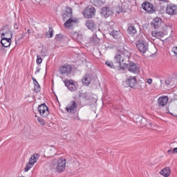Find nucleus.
Masks as SVG:
<instances>
[{
	"instance_id": "obj_39",
	"label": "nucleus",
	"mask_w": 177,
	"mask_h": 177,
	"mask_svg": "<svg viewBox=\"0 0 177 177\" xmlns=\"http://www.w3.org/2000/svg\"><path fill=\"white\" fill-rule=\"evenodd\" d=\"M158 1L160 3H168L169 2V0H155V1Z\"/></svg>"
},
{
	"instance_id": "obj_11",
	"label": "nucleus",
	"mask_w": 177,
	"mask_h": 177,
	"mask_svg": "<svg viewBox=\"0 0 177 177\" xmlns=\"http://www.w3.org/2000/svg\"><path fill=\"white\" fill-rule=\"evenodd\" d=\"M78 109V104L75 101H71V103L66 106V110L70 114H75Z\"/></svg>"
},
{
	"instance_id": "obj_40",
	"label": "nucleus",
	"mask_w": 177,
	"mask_h": 177,
	"mask_svg": "<svg viewBox=\"0 0 177 177\" xmlns=\"http://www.w3.org/2000/svg\"><path fill=\"white\" fill-rule=\"evenodd\" d=\"M19 26H20V24L19 22L14 23V28L15 30H19Z\"/></svg>"
},
{
	"instance_id": "obj_37",
	"label": "nucleus",
	"mask_w": 177,
	"mask_h": 177,
	"mask_svg": "<svg viewBox=\"0 0 177 177\" xmlns=\"http://www.w3.org/2000/svg\"><path fill=\"white\" fill-rule=\"evenodd\" d=\"M37 121H38V122H39V124H41V125H42V127H44V125H45V120L44 119H42L41 118H38Z\"/></svg>"
},
{
	"instance_id": "obj_3",
	"label": "nucleus",
	"mask_w": 177,
	"mask_h": 177,
	"mask_svg": "<svg viewBox=\"0 0 177 177\" xmlns=\"http://www.w3.org/2000/svg\"><path fill=\"white\" fill-rule=\"evenodd\" d=\"M123 66H124L125 68H128L129 71H130V73H133V74H139L140 71V67L139 66V64L135 62H124L123 63Z\"/></svg>"
},
{
	"instance_id": "obj_14",
	"label": "nucleus",
	"mask_w": 177,
	"mask_h": 177,
	"mask_svg": "<svg viewBox=\"0 0 177 177\" xmlns=\"http://www.w3.org/2000/svg\"><path fill=\"white\" fill-rule=\"evenodd\" d=\"M64 83L65 84V86L69 89L71 92H73V91H75L77 89V86H75V84H74V80H65L64 81Z\"/></svg>"
},
{
	"instance_id": "obj_48",
	"label": "nucleus",
	"mask_w": 177,
	"mask_h": 177,
	"mask_svg": "<svg viewBox=\"0 0 177 177\" xmlns=\"http://www.w3.org/2000/svg\"><path fill=\"white\" fill-rule=\"evenodd\" d=\"M35 117H37V115H36Z\"/></svg>"
},
{
	"instance_id": "obj_33",
	"label": "nucleus",
	"mask_w": 177,
	"mask_h": 177,
	"mask_svg": "<svg viewBox=\"0 0 177 177\" xmlns=\"http://www.w3.org/2000/svg\"><path fill=\"white\" fill-rule=\"evenodd\" d=\"M55 39V41H58L59 42H60V41H63V35L62 34L56 35Z\"/></svg>"
},
{
	"instance_id": "obj_19",
	"label": "nucleus",
	"mask_w": 177,
	"mask_h": 177,
	"mask_svg": "<svg viewBox=\"0 0 177 177\" xmlns=\"http://www.w3.org/2000/svg\"><path fill=\"white\" fill-rule=\"evenodd\" d=\"M73 17V8L67 7L66 11L63 13L64 20H67V19H71Z\"/></svg>"
},
{
	"instance_id": "obj_46",
	"label": "nucleus",
	"mask_w": 177,
	"mask_h": 177,
	"mask_svg": "<svg viewBox=\"0 0 177 177\" xmlns=\"http://www.w3.org/2000/svg\"><path fill=\"white\" fill-rule=\"evenodd\" d=\"M6 47H4V46H1V50H3V52L5 53L6 51H5V48H6Z\"/></svg>"
},
{
	"instance_id": "obj_6",
	"label": "nucleus",
	"mask_w": 177,
	"mask_h": 177,
	"mask_svg": "<svg viewBox=\"0 0 177 177\" xmlns=\"http://www.w3.org/2000/svg\"><path fill=\"white\" fill-rule=\"evenodd\" d=\"M59 71L61 75H66V77H68L73 71V66L70 64H64L59 67Z\"/></svg>"
},
{
	"instance_id": "obj_29",
	"label": "nucleus",
	"mask_w": 177,
	"mask_h": 177,
	"mask_svg": "<svg viewBox=\"0 0 177 177\" xmlns=\"http://www.w3.org/2000/svg\"><path fill=\"white\" fill-rule=\"evenodd\" d=\"M106 66L109 67V68L115 69V66H114V62L111 61H106L105 62Z\"/></svg>"
},
{
	"instance_id": "obj_17",
	"label": "nucleus",
	"mask_w": 177,
	"mask_h": 177,
	"mask_svg": "<svg viewBox=\"0 0 177 177\" xmlns=\"http://www.w3.org/2000/svg\"><path fill=\"white\" fill-rule=\"evenodd\" d=\"M126 84L130 88H135L136 86L137 80L136 77H130L126 80Z\"/></svg>"
},
{
	"instance_id": "obj_1",
	"label": "nucleus",
	"mask_w": 177,
	"mask_h": 177,
	"mask_svg": "<svg viewBox=\"0 0 177 177\" xmlns=\"http://www.w3.org/2000/svg\"><path fill=\"white\" fill-rule=\"evenodd\" d=\"M1 32V44L4 48H9L12 44V37H13V32L9 29V26H4L0 30Z\"/></svg>"
},
{
	"instance_id": "obj_30",
	"label": "nucleus",
	"mask_w": 177,
	"mask_h": 177,
	"mask_svg": "<svg viewBox=\"0 0 177 177\" xmlns=\"http://www.w3.org/2000/svg\"><path fill=\"white\" fill-rule=\"evenodd\" d=\"M47 38H52L53 37V28H52L50 26L49 27L48 32L46 34Z\"/></svg>"
},
{
	"instance_id": "obj_2",
	"label": "nucleus",
	"mask_w": 177,
	"mask_h": 177,
	"mask_svg": "<svg viewBox=\"0 0 177 177\" xmlns=\"http://www.w3.org/2000/svg\"><path fill=\"white\" fill-rule=\"evenodd\" d=\"M50 168V169H54L56 172H59V174H62L66 169V158L53 159Z\"/></svg>"
},
{
	"instance_id": "obj_23",
	"label": "nucleus",
	"mask_w": 177,
	"mask_h": 177,
	"mask_svg": "<svg viewBox=\"0 0 177 177\" xmlns=\"http://www.w3.org/2000/svg\"><path fill=\"white\" fill-rule=\"evenodd\" d=\"M160 175L162 176L168 177L171 175V169L169 167H165L160 171Z\"/></svg>"
},
{
	"instance_id": "obj_28",
	"label": "nucleus",
	"mask_w": 177,
	"mask_h": 177,
	"mask_svg": "<svg viewBox=\"0 0 177 177\" xmlns=\"http://www.w3.org/2000/svg\"><path fill=\"white\" fill-rule=\"evenodd\" d=\"M127 32H128V34H136L137 30H136V28H135V26H130L128 27Z\"/></svg>"
},
{
	"instance_id": "obj_15",
	"label": "nucleus",
	"mask_w": 177,
	"mask_h": 177,
	"mask_svg": "<svg viewBox=\"0 0 177 177\" xmlns=\"http://www.w3.org/2000/svg\"><path fill=\"white\" fill-rule=\"evenodd\" d=\"M112 15H113V10H111V8L109 7H103L101 9V15L103 17H105L106 19H107V17H110V16H111Z\"/></svg>"
},
{
	"instance_id": "obj_42",
	"label": "nucleus",
	"mask_w": 177,
	"mask_h": 177,
	"mask_svg": "<svg viewBox=\"0 0 177 177\" xmlns=\"http://www.w3.org/2000/svg\"><path fill=\"white\" fill-rule=\"evenodd\" d=\"M40 71H41V68L37 67L35 74H37V73H39Z\"/></svg>"
},
{
	"instance_id": "obj_31",
	"label": "nucleus",
	"mask_w": 177,
	"mask_h": 177,
	"mask_svg": "<svg viewBox=\"0 0 177 177\" xmlns=\"http://www.w3.org/2000/svg\"><path fill=\"white\" fill-rule=\"evenodd\" d=\"M34 86H35L34 91L35 93H38L39 92H41V86L39 85V83L35 84Z\"/></svg>"
},
{
	"instance_id": "obj_7",
	"label": "nucleus",
	"mask_w": 177,
	"mask_h": 177,
	"mask_svg": "<svg viewBox=\"0 0 177 177\" xmlns=\"http://www.w3.org/2000/svg\"><path fill=\"white\" fill-rule=\"evenodd\" d=\"M136 46L140 53H146L149 50V45L143 40L137 41Z\"/></svg>"
},
{
	"instance_id": "obj_44",
	"label": "nucleus",
	"mask_w": 177,
	"mask_h": 177,
	"mask_svg": "<svg viewBox=\"0 0 177 177\" xmlns=\"http://www.w3.org/2000/svg\"><path fill=\"white\" fill-rule=\"evenodd\" d=\"M32 80L33 81V84H38V82L37 81V80L35 78H34L33 77H32Z\"/></svg>"
},
{
	"instance_id": "obj_8",
	"label": "nucleus",
	"mask_w": 177,
	"mask_h": 177,
	"mask_svg": "<svg viewBox=\"0 0 177 177\" xmlns=\"http://www.w3.org/2000/svg\"><path fill=\"white\" fill-rule=\"evenodd\" d=\"M38 111L41 117L44 118H48V116L49 115V108L46 104L39 105Z\"/></svg>"
},
{
	"instance_id": "obj_18",
	"label": "nucleus",
	"mask_w": 177,
	"mask_h": 177,
	"mask_svg": "<svg viewBox=\"0 0 177 177\" xmlns=\"http://www.w3.org/2000/svg\"><path fill=\"white\" fill-rule=\"evenodd\" d=\"M162 21L160 17H156L151 22V26L157 30V28H160Z\"/></svg>"
},
{
	"instance_id": "obj_43",
	"label": "nucleus",
	"mask_w": 177,
	"mask_h": 177,
	"mask_svg": "<svg viewBox=\"0 0 177 177\" xmlns=\"http://www.w3.org/2000/svg\"><path fill=\"white\" fill-rule=\"evenodd\" d=\"M165 82L166 85H171V81L169 80H166Z\"/></svg>"
},
{
	"instance_id": "obj_38",
	"label": "nucleus",
	"mask_w": 177,
	"mask_h": 177,
	"mask_svg": "<svg viewBox=\"0 0 177 177\" xmlns=\"http://www.w3.org/2000/svg\"><path fill=\"white\" fill-rule=\"evenodd\" d=\"M36 63L37 64H41V63H42V58H41V57H39V55H37V57Z\"/></svg>"
},
{
	"instance_id": "obj_5",
	"label": "nucleus",
	"mask_w": 177,
	"mask_h": 177,
	"mask_svg": "<svg viewBox=\"0 0 177 177\" xmlns=\"http://www.w3.org/2000/svg\"><path fill=\"white\" fill-rule=\"evenodd\" d=\"M95 13H96V9H95V7L88 6L83 11V16L86 19H92V17H95Z\"/></svg>"
},
{
	"instance_id": "obj_12",
	"label": "nucleus",
	"mask_w": 177,
	"mask_h": 177,
	"mask_svg": "<svg viewBox=\"0 0 177 177\" xmlns=\"http://www.w3.org/2000/svg\"><path fill=\"white\" fill-rule=\"evenodd\" d=\"M166 13L170 16L177 15V6L174 3H169L167 6Z\"/></svg>"
},
{
	"instance_id": "obj_32",
	"label": "nucleus",
	"mask_w": 177,
	"mask_h": 177,
	"mask_svg": "<svg viewBox=\"0 0 177 177\" xmlns=\"http://www.w3.org/2000/svg\"><path fill=\"white\" fill-rule=\"evenodd\" d=\"M26 35H27V32L22 33L21 35H20V37H17L15 39L16 42H17V41L19 42V41H21V39H23V38H24L26 37Z\"/></svg>"
},
{
	"instance_id": "obj_35",
	"label": "nucleus",
	"mask_w": 177,
	"mask_h": 177,
	"mask_svg": "<svg viewBox=\"0 0 177 177\" xmlns=\"http://www.w3.org/2000/svg\"><path fill=\"white\" fill-rule=\"evenodd\" d=\"M92 44H94L95 45L97 44L98 42H100V40L97 37H93L91 39Z\"/></svg>"
},
{
	"instance_id": "obj_27",
	"label": "nucleus",
	"mask_w": 177,
	"mask_h": 177,
	"mask_svg": "<svg viewBox=\"0 0 177 177\" xmlns=\"http://www.w3.org/2000/svg\"><path fill=\"white\" fill-rule=\"evenodd\" d=\"M106 3V0H93L94 6H103Z\"/></svg>"
},
{
	"instance_id": "obj_26",
	"label": "nucleus",
	"mask_w": 177,
	"mask_h": 177,
	"mask_svg": "<svg viewBox=\"0 0 177 177\" xmlns=\"http://www.w3.org/2000/svg\"><path fill=\"white\" fill-rule=\"evenodd\" d=\"M152 37H156V38H162L164 37V32L153 30L151 32Z\"/></svg>"
},
{
	"instance_id": "obj_41",
	"label": "nucleus",
	"mask_w": 177,
	"mask_h": 177,
	"mask_svg": "<svg viewBox=\"0 0 177 177\" xmlns=\"http://www.w3.org/2000/svg\"><path fill=\"white\" fill-rule=\"evenodd\" d=\"M147 82V84H149V85H151V84H153V80L152 79H148Z\"/></svg>"
},
{
	"instance_id": "obj_45",
	"label": "nucleus",
	"mask_w": 177,
	"mask_h": 177,
	"mask_svg": "<svg viewBox=\"0 0 177 177\" xmlns=\"http://www.w3.org/2000/svg\"><path fill=\"white\" fill-rule=\"evenodd\" d=\"M149 125L150 127H153V123L149 122H147V125H146V127H149Z\"/></svg>"
},
{
	"instance_id": "obj_21",
	"label": "nucleus",
	"mask_w": 177,
	"mask_h": 177,
	"mask_svg": "<svg viewBox=\"0 0 177 177\" xmlns=\"http://www.w3.org/2000/svg\"><path fill=\"white\" fill-rule=\"evenodd\" d=\"M82 84L83 85H85L86 86H88V85L92 82V77H91V75H85L82 80Z\"/></svg>"
},
{
	"instance_id": "obj_47",
	"label": "nucleus",
	"mask_w": 177,
	"mask_h": 177,
	"mask_svg": "<svg viewBox=\"0 0 177 177\" xmlns=\"http://www.w3.org/2000/svg\"><path fill=\"white\" fill-rule=\"evenodd\" d=\"M27 32H28V35H30V34H31L30 29L27 30Z\"/></svg>"
},
{
	"instance_id": "obj_4",
	"label": "nucleus",
	"mask_w": 177,
	"mask_h": 177,
	"mask_svg": "<svg viewBox=\"0 0 177 177\" xmlns=\"http://www.w3.org/2000/svg\"><path fill=\"white\" fill-rule=\"evenodd\" d=\"M39 158V154L38 153H35L33 154L30 158L28 164L26 165L24 171L25 172H28L32 167H34V164L38 161Z\"/></svg>"
},
{
	"instance_id": "obj_9",
	"label": "nucleus",
	"mask_w": 177,
	"mask_h": 177,
	"mask_svg": "<svg viewBox=\"0 0 177 177\" xmlns=\"http://www.w3.org/2000/svg\"><path fill=\"white\" fill-rule=\"evenodd\" d=\"M142 9L145 12H147V13H149V15L154 13V12L156 10V8L154 7V6L149 1L142 3Z\"/></svg>"
},
{
	"instance_id": "obj_16",
	"label": "nucleus",
	"mask_w": 177,
	"mask_h": 177,
	"mask_svg": "<svg viewBox=\"0 0 177 177\" xmlns=\"http://www.w3.org/2000/svg\"><path fill=\"white\" fill-rule=\"evenodd\" d=\"M168 100H169V98L168 96H161L158 99V104L159 107H164V106L167 105V103H168Z\"/></svg>"
},
{
	"instance_id": "obj_34",
	"label": "nucleus",
	"mask_w": 177,
	"mask_h": 177,
	"mask_svg": "<svg viewBox=\"0 0 177 177\" xmlns=\"http://www.w3.org/2000/svg\"><path fill=\"white\" fill-rule=\"evenodd\" d=\"M167 154H177V147L174 148L173 149H169L167 151Z\"/></svg>"
},
{
	"instance_id": "obj_24",
	"label": "nucleus",
	"mask_w": 177,
	"mask_h": 177,
	"mask_svg": "<svg viewBox=\"0 0 177 177\" xmlns=\"http://www.w3.org/2000/svg\"><path fill=\"white\" fill-rule=\"evenodd\" d=\"M110 35L115 39H118V38H121V32L120 30H113L111 32Z\"/></svg>"
},
{
	"instance_id": "obj_22",
	"label": "nucleus",
	"mask_w": 177,
	"mask_h": 177,
	"mask_svg": "<svg viewBox=\"0 0 177 177\" xmlns=\"http://www.w3.org/2000/svg\"><path fill=\"white\" fill-rule=\"evenodd\" d=\"M121 55L122 57H124V60H127V62H129V57H131V52H129L128 50H123L121 51Z\"/></svg>"
},
{
	"instance_id": "obj_25",
	"label": "nucleus",
	"mask_w": 177,
	"mask_h": 177,
	"mask_svg": "<svg viewBox=\"0 0 177 177\" xmlns=\"http://www.w3.org/2000/svg\"><path fill=\"white\" fill-rule=\"evenodd\" d=\"M73 23H77V19H73L71 18H69L64 23V26L67 27L68 28L71 27Z\"/></svg>"
},
{
	"instance_id": "obj_13",
	"label": "nucleus",
	"mask_w": 177,
	"mask_h": 177,
	"mask_svg": "<svg viewBox=\"0 0 177 177\" xmlns=\"http://www.w3.org/2000/svg\"><path fill=\"white\" fill-rule=\"evenodd\" d=\"M134 122H136L138 127H141L142 128L147 125V120H146V119L143 118V117L140 115H137L135 117Z\"/></svg>"
},
{
	"instance_id": "obj_20",
	"label": "nucleus",
	"mask_w": 177,
	"mask_h": 177,
	"mask_svg": "<svg viewBox=\"0 0 177 177\" xmlns=\"http://www.w3.org/2000/svg\"><path fill=\"white\" fill-rule=\"evenodd\" d=\"M85 26L87 27V28H88V30H91V31H95V30L97 28L95 21L91 19L86 21Z\"/></svg>"
},
{
	"instance_id": "obj_10",
	"label": "nucleus",
	"mask_w": 177,
	"mask_h": 177,
	"mask_svg": "<svg viewBox=\"0 0 177 177\" xmlns=\"http://www.w3.org/2000/svg\"><path fill=\"white\" fill-rule=\"evenodd\" d=\"M114 62L117 64H118V67H120L121 70H125V65L122 66L124 64V62H125V59H124V57H122V55L121 54H117L114 57Z\"/></svg>"
},
{
	"instance_id": "obj_36",
	"label": "nucleus",
	"mask_w": 177,
	"mask_h": 177,
	"mask_svg": "<svg viewBox=\"0 0 177 177\" xmlns=\"http://www.w3.org/2000/svg\"><path fill=\"white\" fill-rule=\"evenodd\" d=\"M74 37H76L75 39L77 41H80V39H82V35H78V33H77V32L74 33Z\"/></svg>"
}]
</instances>
